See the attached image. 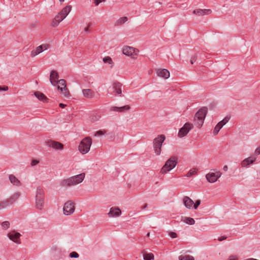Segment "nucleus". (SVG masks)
Wrapping results in <instances>:
<instances>
[{
    "label": "nucleus",
    "instance_id": "7c9ffc66",
    "mask_svg": "<svg viewBox=\"0 0 260 260\" xmlns=\"http://www.w3.org/2000/svg\"><path fill=\"white\" fill-rule=\"evenodd\" d=\"M183 221L185 223L190 225H192L195 222L194 220L192 218L187 217H184V219H183Z\"/></svg>",
    "mask_w": 260,
    "mask_h": 260
},
{
    "label": "nucleus",
    "instance_id": "a878e982",
    "mask_svg": "<svg viewBox=\"0 0 260 260\" xmlns=\"http://www.w3.org/2000/svg\"><path fill=\"white\" fill-rule=\"evenodd\" d=\"M35 96L40 101H42L43 102H47L48 99L46 96L40 91H36L34 93Z\"/></svg>",
    "mask_w": 260,
    "mask_h": 260
},
{
    "label": "nucleus",
    "instance_id": "f03ea898",
    "mask_svg": "<svg viewBox=\"0 0 260 260\" xmlns=\"http://www.w3.org/2000/svg\"><path fill=\"white\" fill-rule=\"evenodd\" d=\"M72 9L71 6H67L63 8L61 11L59 12L53 19L51 25L56 27L59 23L62 21L69 14Z\"/></svg>",
    "mask_w": 260,
    "mask_h": 260
},
{
    "label": "nucleus",
    "instance_id": "ea45409f",
    "mask_svg": "<svg viewBox=\"0 0 260 260\" xmlns=\"http://www.w3.org/2000/svg\"><path fill=\"white\" fill-rule=\"evenodd\" d=\"M201 204V201L200 200H197L195 203L193 204V207L195 209H196L198 206L200 205Z\"/></svg>",
    "mask_w": 260,
    "mask_h": 260
},
{
    "label": "nucleus",
    "instance_id": "5701e85b",
    "mask_svg": "<svg viewBox=\"0 0 260 260\" xmlns=\"http://www.w3.org/2000/svg\"><path fill=\"white\" fill-rule=\"evenodd\" d=\"M185 206L188 209H191L194 204L193 201L188 197L185 196L183 199Z\"/></svg>",
    "mask_w": 260,
    "mask_h": 260
},
{
    "label": "nucleus",
    "instance_id": "dca6fc26",
    "mask_svg": "<svg viewBox=\"0 0 260 260\" xmlns=\"http://www.w3.org/2000/svg\"><path fill=\"white\" fill-rule=\"evenodd\" d=\"M58 79L59 75L58 73L56 71H52L50 75V81L51 83L53 85L56 86L58 82L59 81Z\"/></svg>",
    "mask_w": 260,
    "mask_h": 260
},
{
    "label": "nucleus",
    "instance_id": "72a5a7b5",
    "mask_svg": "<svg viewBox=\"0 0 260 260\" xmlns=\"http://www.w3.org/2000/svg\"><path fill=\"white\" fill-rule=\"evenodd\" d=\"M180 260H194V258L191 256L185 255L180 256Z\"/></svg>",
    "mask_w": 260,
    "mask_h": 260
},
{
    "label": "nucleus",
    "instance_id": "f257e3e1",
    "mask_svg": "<svg viewBox=\"0 0 260 260\" xmlns=\"http://www.w3.org/2000/svg\"><path fill=\"white\" fill-rule=\"evenodd\" d=\"M85 178V174L81 173L70 178L63 180L61 182V185L63 187H69L75 185L82 182Z\"/></svg>",
    "mask_w": 260,
    "mask_h": 260
},
{
    "label": "nucleus",
    "instance_id": "79ce46f5",
    "mask_svg": "<svg viewBox=\"0 0 260 260\" xmlns=\"http://www.w3.org/2000/svg\"><path fill=\"white\" fill-rule=\"evenodd\" d=\"M39 161L36 159H33L31 162V165L34 166L39 163Z\"/></svg>",
    "mask_w": 260,
    "mask_h": 260
},
{
    "label": "nucleus",
    "instance_id": "ddd939ff",
    "mask_svg": "<svg viewBox=\"0 0 260 260\" xmlns=\"http://www.w3.org/2000/svg\"><path fill=\"white\" fill-rule=\"evenodd\" d=\"M221 173L218 172L215 173H209L206 175L208 181L211 183L215 182L218 178L220 177Z\"/></svg>",
    "mask_w": 260,
    "mask_h": 260
},
{
    "label": "nucleus",
    "instance_id": "0eeeda50",
    "mask_svg": "<svg viewBox=\"0 0 260 260\" xmlns=\"http://www.w3.org/2000/svg\"><path fill=\"white\" fill-rule=\"evenodd\" d=\"M20 196V192H16L9 198L0 202V210L9 207L15 203Z\"/></svg>",
    "mask_w": 260,
    "mask_h": 260
},
{
    "label": "nucleus",
    "instance_id": "6e6552de",
    "mask_svg": "<svg viewBox=\"0 0 260 260\" xmlns=\"http://www.w3.org/2000/svg\"><path fill=\"white\" fill-rule=\"evenodd\" d=\"M57 83L58 84L57 89L60 90V93L66 98H69L71 94L67 87L66 81L64 79H60Z\"/></svg>",
    "mask_w": 260,
    "mask_h": 260
},
{
    "label": "nucleus",
    "instance_id": "c03bdc74",
    "mask_svg": "<svg viewBox=\"0 0 260 260\" xmlns=\"http://www.w3.org/2000/svg\"><path fill=\"white\" fill-rule=\"evenodd\" d=\"M8 90V87L7 86H4V87H1L0 86V90H4V91H6V90Z\"/></svg>",
    "mask_w": 260,
    "mask_h": 260
},
{
    "label": "nucleus",
    "instance_id": "f704fd0d",
    "mask_svg": "<svg viewBox=\"0 0 260 260\" xmlns=\"http://www.w3.org/2000/svg\"><path fill=\"white\" fill-rule=\"evenodd\" d=\"M1 225L4 229L6 230L9 228L10 223L8 221H5L3 222Z\"/></svg>",
    "mask_w": 260,
    "mask_h": 260
},
{
    "label": "nucleus",
    "instance_id": "39448f33",
    "mask_svg": "<svg viewBox=\"0 0 260 260\" xmlns=\"http://www.w3.org/2000/svg\"><path fill=\"white\" fill-rule=\"evenodd\" d=\"M92 144V139L87 137L84 138L79 145V150L83 154L87 153L90 150Z\"/></svg>",
    "mask_w": 260,
    "mask_h": 260
},
{
    "label": "nucleus",
    "instance_id": "bb28decb",
    "mask_svg": "<svg viewBox=\"0 0 260 260\" xmlns=\"http://www.w3.org/2000/svg\"><path fill=\"white\" fill-rule=\"evenodd\" d=\"M9 180L11 183L14 185L19 186L20 185V181L13 175H9Z\"/></svg>",
    "mask_w": 260,
    "mask_h": 260
},
{
    "label": "nucleus",
    "instance_id": "2f4dec72",
    "mask_svg": "<svg viewBox=\"0 0 260 260\" xmlns=\"http://www.w3.org/2000/svg\"><path fill=\"white\" fill-rule=\"evenodd\" d=\"M103 60L104 63H108L110 64H113V62L112 60V58L109 56H106L104 58H103ZM113 65L111 66V67H112Z\"/></svg>",
    "mask_w": 260,
    "mask_h": 260
},
{
    "label": "nucleus",
    "instance_id": "412c9836",
    "mask_svg": "<svg viewBox=\"0 0 260 260\" xmlns=\"http://www.w3.org/2000/svg\"><path fill=\"white\" fill-rule=\"evenodd\" d=\"M212 12L211 10L210 9H196L194 10L193 12V14L197 15L198 16H203L204 15H209L211 14Z\"/></svg>",
    "mask_w": 260,
    "mask_h": 260
},
{
    "label": "nucleus",
    "instance_id": "1a4fd4ad",
    "mask_svg": "<svg viewBox=\"0 0 260 260\" xmlns=\"http://www.w3.org/2000/svg\"><path fill=\"white\" fill-rule=\"evenodd\" d=\"M43 190L38 187L37 190L36 199V206L38 209H42L44 205V197L43 196Z\"/></svg>",
    "mask_w": 260,
    "mask_h": 260
},
{
    "label": "nucleus",
    "instance_id": "a18cd8bd",
    "mask_svg": "<svg viewBox=\"0 0 260 260\" xmlns=\"http://www.w3.org/2000/svg\"><path fill=\"white\" fill-rule=\"evenodd\" d=\"M255 154H256L257 155H259L260 154V147H257L255 150Z\"/></svg>",
    "mask_w": 260,
    "mask_h": 260
},
{
    "label": "nucleus",
    "instance_id": "f3484780",
    "mask_svg": "<svg viewBox=\"0 0 260 260\" xmlns=\"http://www.w3.org/2000/svg\"><path fill=\"white\" fill-rule=\"evenodd\" d=\"M48 47V45L45 44V45H42L38 47H37L36 49L33 50L31 52L30 55L31 57H35L37 55L40 54L42 52H43L44 50H46Z\"/></svg>",
    "mask_w": 260,
    "mask_h": 260
},
{
    "label": "nucleus",
    "instance_id": "8fccbe9b",
    "mask_svg": "<svg viewBox=\"0 0 260 260\" xmlns=\"http://www.w3.org/2000/svg\"><path fill=\"white\" fill-rule=\"evenodd\" d=\"M223 170L224 171H226L228 170V166H224L223 167Z\"/></svg>",
    "mask_w": 260,
    "mask_h": 260
},
{
    "label": "nucleus",
    "instance_id": "4be33fe9",
    "mask_svg": "<svg viewBox=\"0 0 260 260\" xmlns=\"http://www.w3.org/2000/svg\"><path fill=\"white\" fill-rule=\"evenodd\" d=\"M84 96L87 99H91L95 95L94 91L91 89H84L82 90Z\"/></svg>",
    "mask_w": 260,
    "mask_h": 260
},
{
    "label": "nucleus",
    "instance_id": "7ed1b4c3",
    "mask_svg": "<svg viewBox=\"0 0 260 260\" xmlns=\"http://www.w3.org/2000/svg\"><path fill=\"white\" fill-rule=\"evenodd\" d=\"M207 111V108L203 107L196 113L194 117V121L195 125L198 128H200L203 125Z\"/></svg>",
    "mask_w": 260,
    "mask_h": 260
},
{
    "label": "nucleus",
    "instance_id": "9d476101",
    "mask_svg": "<svg viewBox=\"0 0 260 260\" xmlns=\"http://www.w3.org/2000/svg\"><path fill=\"white\" fill-rule=\"evenodd\" d=\"M75 209V203L71 201H69L64 205L63 208V213L66 215H71L74 212Z\"/></svg>",
    "mask_w": 260,
    "mask_h": 260
},
{
    "label": "nucleus",
    "instance_id": "f8f14e48",
    "mask_svg": "<svg viewBox=\"0 0 260 260\" xmlns=\"http://www.w3.org/2000/svg\"><path fill=\"white\" fill-rule=\"evenodd\" d=\"M193 127V125L191 123L186 122L184 126L180 128L178 132V137L182 138L186 136L189 131Z\"/></svg>",
    "mask_w": 260,
    "mask_h": 260
},
{
    "label": "nucleus",
    "instance_id": "9b49d317",
    "mask_svg": "<svg viewBox=\"0 0 260 260\" xmlns=\"http://www.w3.org/2000/svg\"><path fill=\"white\" fill-rule=\"evenodd\" d=\"M122 52L124 54L131 56L133 58H135V56L137 55L139 50L132 47L125 46L123 48Z\"/></svg>",
    "mask_w": 260,
    "mask_h": 260
},
{
    "label": "nucleus",
    "instance_id": "e433bc0d",
    "mask_svg": "<svg viewBox=\"0 0 260 260\" xmlns=\"http://www.w3.org/2000/svg\"><path fill=\"white\" fill-rule=\"evenodd\" d=\"M70 256L72 258H73V257L77 258L79 257V254L76 252L74 251V252L70 253Z\"/></svg>",
    "mask_w": 260,
    "mask_h": 260
},
{
    "label": "nucleus",
    "instance_id": "4c0bfd02",
    "mask_svg": "<svg viewBox=\"0 0 260 260\" xmlns=\"http://www.w3.org/2000/svg\"><path fill=\"white\" fill-rule=\"evenodd\" d=\"M169 235L172 238H176L177 237V234L174 232H169Z\"/></svg>",
    "mask_w": 260,
    "mask_h": 260
},
{
    "label": "nucleus",
    "instance_id": "3c124183",
    "mask_svg": "<svg viewBox=\"0 0 260 260\" xmlns=\"http://www.w3.org/2000/svg\"><path fill=\"white\" fill-rule=\"evenodd\" d=\"M147 204H145V205H144V207H143V209L146 208L147 207Z\"/></svg>",
    "mask_w": 260,
    "mask_h": 260
},
{
    "label": "nucleus",
    "instance_id": "864d4df0",
    "mask_svg": "<svg viewBox=\"0 0 260 260\" xmlns=\"http://www.w3.org/2000/svg\"><path fill=\"white\" fill-rule=\"evenodd\" d=\"M61 3L63 2L64 0H59Z\"/></svg>",
    "mask_w": 260,
    "mask_h": 260
},
{
    "label": "nucleus",
    "instance_id": "4468645a",
    "mask_svg": "<svg viewBox=\"0 0 260 260\" xmlns=\"http://www.w3.org/2000/svg\"><path fill=\"white\" fill-rule=\"evenodd\" d=\"M47 145L49 147L55 149L61 150L63 148V145L62 143L53 140L48 141L47 142Z\"/></svg>",
    "mask_w": 260,
    "mask_h": 260
},
{
    "label": "nucleus",
    "instance_id": "c9c22d12",
    "mask_svg": "<svg viewBox=\"0 0 260 260\" xmlns=\"http://www.w3.org/2000/svg\"><path fill=\"white\" fill-rule=\"evenodd\" d=\"M106 133V131H98L95 134V136H100L102 135H104Z\"/></svg>",
    "mask_w": 260,
    "mask_h": 260
},
{
    "label": "nucleus",
    "instance_id": "473e14b6",
    "mask_svg": "<svg viewBox=\"0 0 260 260\" xmlns=\"http://www.w3.org/2000/svg\"><path fill=\"white\" fill-rule=\"evenodd\" d=\"M197 169H194V168L192 169L186 174V176L187 177H190L192 175L195 174L197 173Z\"/></svg>",
    "mask_w": 260,
    "mask_h": 260
},
{
    "label": "nucleus",
    "instance_id": "2eb2a0df",
    "mask_svg": "<svg viewBox=\"0 0 260 260\" xmlns=\"http://www.w3.org/2000/svg\"><path fill=\"white\" fill-rule=\"evenodd\" d=\"M8 236L10 240L16 243L20 244L21 243L20 240V234L19 233L12 231L8 234Z\"/></svg>",
    "mask_w": 260,
    "mask_h": 260
},
{
    "label": "nucleus",
    "instance_id": "cd10ccee",
    "mask_svg": "<svg viewBox=\"0 0 260 260\" xmlns=\"http://www.w3.org/2000/svg\"><path fill=\"white\" fill-rule=\"evenodd\" d=\"M112 108L114 111L122 112L129 110L131 107L128 105H125L121 107H114Z\"/></svg>",
    "mask_w": 260,
    "mask_h": 260
},
{
    "label": "nucleus",
    "instance_id": "37998d69",
    "mask_svg": "<svg viewBox=\"0 0 260 260\" xmlns=\"http://www.w3.org/2000/svg\"><path fill=\"white\" fill-rule=\"evenodd\" d=\"M105 0H94V3L95 6H98L100 3L102 1H105Z\"/></svg>",
    "mask_w": 260,
    "mask_h": 260
},
{
    "label": "nucleus",
    "instance_id": "603ef678",
    "mask_svg": "<svg viewBox=\"0 0 260 260\" xmlns=\"http://www.w3.org/2000/svg\"><path fill=\"white\" fill-rule=\"evenodd\" d=\"M149 236H150V233H147V237H149Z\"/></svg>",
    "mask_w": 260,
    "mask_h": 260
},
{
    "label": "nucleus",
    "instance_id": "a19ab883",
    "mask_svg": "<svg viewBox=\"0 0 260 260\" xmlns=\"http://www.w3.org/2000/svg\"><path fill=\"white\" fill-rule=\"evenodd\" d=\"M227 260H238V257L236 255H231Z\"/></svg>",
    "mask_w": 260,
    "mask_h": 260
},
{
    "label": "nucleus",
    "instance_id": "a211bd4d",
    "mask_svg": "<svg viewBox=\"0 0 260 260\" xmlns=\"http://www.w3.org/2000/svg\"><path fill=\"white\" fill-rule=\"evenodd\" d=\"M229 120V118L225 117L222 120L219 122L217 123V124L215 126V127L213 130V135L215 136L216 135L218 134V133L219 132V131H220V129L222 128V127L228 122Z\"/></svg>",
    "mask_w": 260,
    "mask_h": 260
},
{
    "label": "nucleus",
    "instance_id": "09e8293b",
    "mask_svg": "<svg viewBox=\"0 0 260 260\" xmlns=\"http://www.w3.org/2000/svg\"><path fill=\"white\" fill-rule=\"evenodd\" d=\"M66 105L62 103H60L59 105V106L61 108H64L65 107H66Z\"/></svg>",
    "mask_w": 260,
    "mask_h": 260
},
{
    "label": "nucleus",
    "instance_id": "20e7f679",
    "mask_svg": "<svg viewBox=\"0 0 260 260\" xmlns=\"http://www.w3.org/2000/svg\"><path fill=\"white\" fill-rule=\"evenodd\" d=\"M178 163V157L173 156L168 159L162 167L160 173L165 174L174 169Z\"/></svg>",
    "mask_w": 260,
    "mask_h": 260
},
{
    "label": "nucleus",
    "instance_id": "c85d7f7f",
    "mask_svg": "<svg viewBox=\"0 0 260 260\" xmlns=\"http://www.w3.org/2000/svg\"><path fill=\"white\" fill-rule=\"evenodd\" d=\"M143 258L144 260H152L154 259V255L152 253H147L143 252Z\"/></svg>",
    "mask_w": 260,
    "mask_h": 260
},
{
    "label": "nucleus",
    "instance_id": "393cba45",
    "mask_svg": "<svg viewBox=\"0 0 260 260\" xmlns=\"http://www.w3.org/2000/svg\"><path fill=\"white\" fill-rule=\"evenodd\" d=\"M113 88L114 89V91L116 92V94L118 95H120L121 94V86L122 84L117 81L114 82L113 84Z\"/></svg>",
    "mask_w": 260,
    "mask_h": 260
},
{
    "label": "nucleus",
    "instance_id": "6ab92c4d",
    "mask_svg": "<svg viewBox=\"0 0 260 260\" xmlns=\"http://www.w3.org/2000/svg\"><path fill=\"white\" fill-rule=\"evenodd\" d=\"M156 73L158 76L165 79H168L170 77V72L167 69H157Z\"/></svg>",
    "mask_w": 260,
    "mask_h": 260
},
{
    "label": "nucleus",
    "instance_id": "b1692460",
    "mask_svg": "<svg viewBox=\"0 0 260 260\" xmlns=\"http://www.w3.org/2000/svg\"><path fill=\"white\" fill-rule=\"evenodd\" d=\"M256 160L255 157H249L244 159L241 162L242 167H246L250 164H253Z\"/></svg>",
    "mask_w": 260,
    "mask_h": 260
},
{
    "label": "nucleus",
    "instance_id": "49530a36",
    "mask_svg": "<svg viewBox=\"0 0 260 260\" xmlns=\"http://www.w3.org/2000/svg\"><path fill=\"white\" fill-rule=\"evenodd\" d=\"M226 238H227V237L226 236H221V237H219L218 240L219 241H222L223 240H225Z\"/></svg>",
    "mask_w": 260,
    "mask_h": 260
},
{
    "label": "nucleus",
    "instance_id": "58836bf2",
    "mask_svg": "<svg viewBox=\"0 0 260 260\" xmlns=\"http://www.w3.org/2000/svg\"><path fill=\"white\" fill-rule=\"evenodd\" d=\"M197 56L196 55H193L190 59V63L193 64L197 60Z\"/></svg>",
    "mask_w": 260,
    "mask_h": 260
},
{
    "label": "nucleus",
    "instance_id": "aec40b11",
    "mask_svg": "<svg viewBox=\"0 0 260 260\" xmlns=\"http://www.w3.org/2000/svg\"><path fill=\"white\" fill-rule=\"evenodd\" d=\"M121 213V211L119 208L112 207L110 209L108 215L110 217H117L119 216Z\"/></svg>",
    "mask_w": 260,
    "mask_h": 260
},
{
    "label": "nucleus",
    "instance_id": "de8ad7c7",
    "mask_svg": "<svg viewBox=\"0 0 260 260\" xmlns=\"http://www.w3.org/2000/svg\"><path fill=\"white\" fill-rule=\"evenodd\" d=\"M90 26V24H88V26L84 28V31L86 32L89 31V27Z\"/></svg>",
    "mask_w": 260,
    "mask_h": 260
},
{
    "label": "nucleus",
    "instance_id": "c756f323",
    "mask_svg": "<svg viewBox=\"0 0 260 260\" xmlns=\"http://www.w3.org/2000/svg\"><path fill=\"white\" fill-rule=\"evenodd\" d=\"M127 21V18L126 17H121L116 21L115 25H121Z\"/></svg>",
    "mask_w": 260,
    "mask_h": 260
},
{
    "label": "nucleus",
    "instance_id": "423d86ee",
    "mask_svg": "<svg viewBox=\"0 0 260 260\" xmlns=\"http://www.w3.org/2000/svg\"><path fill=\"white\" fill-rule=\"evenodd\" d=\"M166 137L164 135H159L153 140V148L156 155H158L161 151V146L165 140Z\"/></svg>",
    "mask_w": 260,
    "mask_h": 260
}]
</instances>
